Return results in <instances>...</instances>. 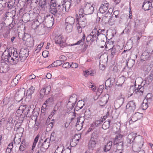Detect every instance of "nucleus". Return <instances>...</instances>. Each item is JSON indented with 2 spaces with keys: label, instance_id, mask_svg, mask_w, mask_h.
Masks as SVG:
<instances>
[{
  "label": "nucleus",
  "instance_id": "1",
  "mask_svg": "<svg viewBox=\"0 0 153 153\" xmlns=\"http://www.w3.org/2000/svg\"><path fill=\"white\" fill-rule=\"evenodd\" d=\"M94 11V7L90 3L85 2L81 6L79 13V16L86 15L92 14Z\"/></svg>",
  "mask_w": 153,
  "mask_h": 153
},
{
  "label": "nucleus",
  "instance_id": "2",
  "mask_svg": "<svg viewBox=\"0 0 153 153\" xmlns=\"http://www.w3.org/2000/svg\"><path fill=\"white\" fill-rule=\"evenodd\" d=\"M57 3L51 4L50 5L49 12L56 18H59L62 14V7Z\"/></svg>",
  "mask_w": 153,
  "mask_h": 153
},
{
  "label": "nucleus",
  "instance_id": "3",
  "mask_svg": "<svg viewBox=\"0 0 153 153\" xmlns=\"http://www.w3.org/2000/svg\"><path fill=\"white\" fill-rule=\"evenodd\" d=\"M10 53V55H11L10 64L12 65L16 64L19 60V54L16 51L14 50L13 53L11 51Z\"/></svg>",
  "mask_w": 153,
  "mask_h": 153
},
{
  "label": "nucleus",
  "instance_id": "4",
  "mask_svg": "<svg viewBox=\"0 0 153 153\" xmlns=\"http://www.w3.org/2000/svg\"><path fill=\"white\" fill-rule=\"evenodd\" d=\"M11 57L10 50H8L5 51L3 53L1 56V59L7 64L8 63H10V61Z\"/></svg>",
  "mask_w": 153,
  "mask_h": 153
},
{
  "label": "nucleus",
  "instance_id": "5",
  "mask_svg": "<svg viewBox=\"0 0 153 153\" xmlns=\"http://www.w3.org/2000/svg\"><path fill=\"white\" fill-rule=\"evenodd\" d=\"M63 39L64 37L62 35L56 36L55 37V41L56 43L58 44L60 47L63 48L66 46V45Z\"/></svg>",
  "mask_w": 153,
  "mask_h": 153
},
{
  "label": "nucleus",
  "instance_id": "6",
  "mask_svg": "<svg viewBox=\"0 0 153 153\" xmlns=\"http://www.w3.org/2000/svg\"><path fill=\"white\" fill-rule=\"evenodd\" d=\"M49 138H47L43 143H41L39 141L38 144V146L40 148L41 150L43 152H45L49 147L50 143L49 142Z\"/></svg>",
  "mask_w": 153,
  "mask_h": 153
},
{
  "label": "nucleus",
  "instance_id": "7",
  "mask_svg": "<svg viewBox=\"0 0 153 153\" xmlns=\"http://www.w3.org/2000/svg\"><path fill=\"white\" fill-rule=\"evenodd\" d=\"M29 55V51L27 49L22 48L19 54V60L21 62L24 61Z\"/></svg>",
  "mask_w": 153,
  "mask_h": 153
},
{
  "label": "nucleus",
  "instance_id": "8",
  "mask_svg": "<svg viewBox=\"0 0 153 153\" xmlns=\"http://www.w3.org/2000/svg\"><path fill=\"white\" fill-rule=\"evenodd\" d=\"M126 68V67L124 68L123 70V72L124 75H122L120 77L117 81V83H118V84H116V85L118 86H122L124 82L126 77L128 76V72H126L125 71Z\"/></svg>",
  "mask_w": 153,
  "mask_h": 153
},
{
  "label": "nucleus",
  "instance_id": "9",
  "mask_svg": "<svg viewBox=\"0 0 153 153\" xmlns=\"http://www.w3.org/2000/svg\"><path fill=\"white\" fill-rule=\"evenodd\" d=\"M96 27H95L93 30L91 34L87 37L86 38L87 41L88 42L90 41L92 42L96 39H98V38L96 36Z\"/></svg>",
  "mask_w": 153,
  "mask_h": 153
},
{
  "label": "nucleus",
  "instance_id": "10",
  "mask_svg": "<svg viewBox=\"0 0 153 153\" xmlns=\"http://www.w3.org/2000/svg\"><path fill=\"white\" fill-rule=\"evenodd\" d=\"M105 33V30L104 29H99L97 30L96 28V36H97L98 39H101V40H102L104 42L105 41L104 40L105 39L106 37Z\"/></svg>",
  "mask_w": 153,
  "mask_h": 153
},
{
  "label": "nucleus",
  "instance_id": "11",
  "mask_svg": "<svg viewBox=\"0 0 153 153\" xmlns=\"http://www.w3.org/2000/svg\"><path fill=\"white\" fill-rule=\"evenodd\" d=\"M136 105L134 101L129 102L126 106V111L131 112H133L136 108Z\"/></svg>",
  "mask_w": 153,
  "mask_h": 153
},
{
  "label": "nucleus",
  "instance_id": "12",
  "mask_svg": "<svg viewBox=\"0 0 153 153\" xmlns=\"http://www.w3.org/2000/svg\"><path fill=\"white\" fill-rule=\"evenodd\" d=\"M152 52H153V50L151 51H149L148 49H147L141 55L140 57L141 61H144L148 59L150 57Z\"/></svg>",
  "mask_w": 153,
  "mask_h": 153
},
{
  "label": "nucleus",
  "instance_id": "13",
  "mask_svg": "<svg viewBox=\"0 0 153 153\" xmlns=\"http://www.w3.org/2000/svg\"><path fill=\"white\" fill-rule=\"evenodd\" d=\"M143 117L142 113L136 112L132 115L129 121V124H131L133 122H135L138 120L140 119Z\"/></svg>",
  "mask_w": 153,
  "mask_h": 153
},
{
  "label": "nucleus",
  "instance_id": "14",
  "mask_svg": "<svg viewBox=\"0 0 153 153\" xmlns=\"http://www.w3.org/2000/svg\"><path fill=\"white\" fill-rule=\"evenodd\" d=\"M109 98V95L107 94L101 97L98 103L101 106H104L107 102Z\"/></svg>",
  "mask_w": 153,
  "mask_h": 153
},
{
  "label": "nucleus",
  "instance_id": "15",
  "mask_svg": "<svg viewBox=\"0 0 153 153\" xmlns=\"http://www.w3.org/2000/svg\"><path fill=\"white\" fill-rule=\"evenodd\" d=\"M51 90V86L48 85L45 88L41 89L40 92V97L43 98L44 96L45 95L48 94Z\"/></svg>",
  "mask_w": 153,
  "mask_h": 153
},
{
  "label": "nucleus",
  "instance_id": "16",
  "mask_svg": "<svg viewBox=\"0 0 153 153\" xmlns=\"http://www.w3.org/2000/svg\"><path fill=\"white\" fill-rule=\"evenodd\" d=\"M137 135V133L134 132H132L129 134L127 137V142L130 144L133 143L136 138Z\"/></svg>",
  "mask_w": 153,
  "mask_h": 153
},
{
  "label": "nucleus",
  "instance_id": "17",
  "mask_svg": "<svg viewBox=\"0 0 153 153\" xmlns=\"http://www.w3.org/2000/svg\"><path fill=\"white\" fill-rule=\"evenodd\" d=\"M109 5V3L106 1L104 4H101L98 11L102 14L105 13L108 10Z\"/></svg>",
  "mask_w": 153,
  "mask_h": 153
},
{
  "label": "nucleus",
  "instance_id": "18",
  "mask_svg": "<svg viewBox=\"0 0 153 153\" xmlns=\"http://www.w3.org/2000/svg\"><path fill=\"white\" fill-rule=\"evenodd\" d=\"M60 6L62 7V12H68L69 10L71 5V2L69 1H66L64 4H60Z\"/></svg>",
  "mask_w": 153,
  "mask_h": 153
},
{
  "label": "nucleus",
  "instance_id": "19",
  "mask_svg": "<svg viewBox=\"0 0 153 153\" xmlns=\"http://www.w3.org/2000/svg\"><path fill=\"white\" fill-rule=\"evenodd\" d=\"M84 16H80V18L79 19V21L77 23V24H78V25H80V26L83 27L86 25L87 23V20Z\"/></svg>",
  "mask_w": 153,
  "mask_h": 153
},
{
  "label": "nucleus",
  "instance_id": "20",
  "mask_svg": "<svg viewBox=\"0 0 153 153\" xmlns=\"http://www.w3.org/2000/svg\"><path fill=\"white\" fill-rule=\"evenodd\" d=\"M152 7V2L150 1L145 0L143 4L142 8L145 11L149 10Z\"/></svg>",
  "mask_w": 153,
  "mask_h": 153
},
{
  "label": "nucleus",
  "instance_id": "21",
  "mask_svg": "<svg viewBox=\"0 0 153 153\" xmlns=\"http://www.w3.org/2000/svg\"><path fill=\"white\" fill-rule=\"evenodd\" d=\"M135 142L136 143H135V144H137L139 146V147H138V148H142L144 143L143 138L141 136L139 135L137 137L135 140Z\"/></svg>",
  "mask_w": 153,
  "mask_h": 153
},
{
  "label": "nucleus",
  "instance_id": "22",
  "mask_svg": "<svg viewBox=\"0 0 153 153\" xmlns=\"http://www.w3.org/2000/svg\"><path fill=\"white\" fill-rule=\"evenodd\" d=\"M123 136L121 134H119L117 135L113 139V143L114 144V145H118L120 142L123 143Z\"/></svg>",
  "mask_w": 153,
  "mask_h": 153
},
{
  "label": "nucleus",
  "instance_id": "23",
  "mask_svg": "<svg viewBox=\"0 0 153 153\" xmlns=\"http://www.w3.org/2000/svg\"><path fill=\"white\" fill-rule=\"evenodd\" d=\"M112 49L111 50V56L112 57L114 56L118 55L120 53V50L116 46L112 47Z\"/></svg>",
  "mask_w": 153,
  "mask_h": 153
},
{
  "label": "nucleus",
  "instance_id": "24",
  "mask_svg": "<svg viewBox=\"0 0 153 153\" xmlns=\"http://www.w3.org/2000/svg\"><path fill=\"white\" fill-rule=\"evenodd\" d=\"M29 147L28 144L24 140L22 141L19 149V150L23 152Z\"/></svg>",
  "mask_w": 153,
  "mask_h": 153
},
{
  "label": "nucleus",
  "instance_id": "25",
  "mask_svg": "<svg viewBox=\"0 0 153 153\" xmlns=\"http://www.w3.org/2000/svg\"><path fill=\"white\" fill-rule=\"evenodd\" d=\"M35 26H36V27L34 28V29H38L39 30L41 31H44L45 30V28L46 27L45 25L43 23H40V24L38 25H37L35 23L33 24V27Z\"/></svg>",
  "mask_w": 153,
  "mask_h": 153
},
{
  "label": "nucleus",
  "instance_id": "26",
  "mask_svg": "<svg viewBox=\"0 0 153 153\" xmlns=\"http://www.w3.org/2000/svg\"><path fill=\"white\" fill-rule=\"evenodd\" d=\"M82 119L81 117L77 118V122L76 123V127L77 130L79 131L82 128L83 126V123L84 122V120L80 121V120Z\"/></svg>",
  "mask_w": 153,
  "mask_h": 153
},
{
  "label": "nucleus",
  "instance_id": "27",
  "mask_svg": "<svg viewBox=\"0 0 153 153\" xmlns=\"http://www.w3.org/2000/svg\"><path fill=\"white\" fill-rule=\"evenodd\" d=\"M26 106V105H21L19 107V109L17 110L16 113L17 116L19 117L21 116L23 111L25 110Z\"/></svg>",
  "mask_w": 153,
  "mask_h": 153
},
{
  "label": "nucleus",
  "instance_id": "28",
  "mask_svg": "<svg viewBox=\"0 0 153 153\" xmlns=\"http://www.w3.org/2000/svg\"><path fill=\"white\" fill-rule=\"evenodd\" d=\"M45 20L46 22L53 25L54 22V19L53 16L50 15H47L45 17Z\"/></svg>",
  "mask_w": 153,
  "mask_h": 153
},
{
  "label": "nucleus",
  "instance_id": "29",
  "mask_svg": "<svg viewBox=\"0 0 153 153\" xmlns=\"http://www.w3.org/2000/svg\"><path fill=\"white\" fill-rule=\"evenodd\" d=\"M16 1V0H10L8 2L7 4L6 3H5V7L7 9L9 10L11 9L14 5Z\"/></svg>",
  "mask_w": 153,
  "mask_h": 153
},
{
  "label": "nucleus",
  "instance_id": "30",
  "mask_svg": "<svg viewBox=\"0 0 153 153\" xmlns=\"http://www.w3.org/2000/svg\"><path fill=\"white\" fill-rule=\"evenodd\" d=\"M115 81V79L114 78L111 79V78H109L105 82L106 87H112L114 84Z\"/></svg>",
  "mask_w": 153,
  "mask_h": 153
},
{
  "label": "nucleus",
  "instance_id": "31",
  "mask_svg": "<svg viewBox=\"0 0 153 153\" xmlns=\"http://www.w3.org/2000/svg\"><path fill=\"white\" fill-rule=\"evenodd\" d=\"M144 88L143 86H142L140 85H139L138 87L136 88L135 87V93L141 95L143 93Z\"/></svg>",
  "mask_w": 153,
  "mask_h": 153
},
{
  "label": "nucleus",
  "instance_id": "32",
  "mask_svg": "<svg viewBox=\"0 0 153 153\" xmlns=\"http://www.w3.org/2000/svg\"><path fill=\"white\" fill-rule=\"evenodd\" d=\"M111 19V18L110 16H105L102 17L101 19V22L103 24L109 23L110 24Z\"/></svg>",
  "mask_w": 153,
  "mask_h": 153
},
{
  "label": "nucleus",
  "instance_id": "33",
  "mask_svg": "<svg viewBox=\"0 0 153 153\" xmlns=\"http://www.w3.org/2000/svg\"><path fill=\"white\" fill-rule=\"evenodd\" d=\"M35 88L34 87L31 86L30 87L27 91L26 96L30 98H31V95L34 93Z\"/></svg>",
  "mask_w": 153,
  "mask_h": 153
},
{
  "label": "nucleus",
  "instance_id": "34",
  "mask_svg": "<svg viewBox=\"0 0 153 153\" xmlns=\"http://www.w3.org/2000/svg\"><path fill=\"white\" fill-rule=\"evenodd\" d=\"M75 22V19L72 17L69 16L65 19V23L73 25Z\"/></svg>",
  "mask_w": 153,
  "mask_h": 153
},
{
  "label": "nucleus",
  "instance_id": "35",
  "mask_svg": "<svg viewBox=\"0 0 153 153\" xmlns=\"http://www.w3.org/2000/svg\"><path fill=\"white\" fill-rule=\"evenodd\" d=\"M96 141L95 140L90 139L88 144V147L90 149L93 150L96 146Z\"/></svg>",
  "mask_w": 153,
  "mask_h": 153
},
{
  "label": "nucleus",
  "instance_id": "36",
  "mask_svg": "<svg viewBox=\"0 0 153 153\" xmlns=\"http://www.w3.org/2000/svg\"><path fill=\"white\" fill-rule=\"evenodd\" d=\"M112 146V142L109 141L105 145L103 148V151L104 152H106L110 151L111 148Z\"/></svg>",
  "mask_w": 153,
  "mask_h": 153
},
{
  "label": "nucleus",
  "instance_id": "37",
  "mask_svg": "<svg viewBox=\"0 0 153 153\" xmlns=\"http://www.w3.org/2000/svg\"><path fill=\"white\" fill-rule=\"evenodd\" d=\"M78 136V135L76 134H75V137H74L73 139H72V141L70 143V145L71 146H74L76 145L79 141V139H80L79 138L78 139L76 138V136Z\"/></svg>",
  "mask_w": 153,
  "mask_h": 153
},
{
  "label": "nucleus",
  "instance_id": "38",
  "mask_svg": "<svg viewBox=\"0 0 153 153\" xmlns=\"http://www.w3.org/2000/svg\"><path fill=\"white\" fill-rule=\"evenodd\" d=\"M77 101L76 96L75 94L73 95L72 96L70 97L69 100V102L75 104Z\"/></svg>",
  "mask_w": 153,
  "mask_h": 153
},
{
  "label": "nucleus",
  "instance_id": "39",
  "mask_svg": "<svg viewBox=\"0 0 153 153\" xmlns=\"http://www.w3.org/2000/svg\"><path fill=\"white\" fill-rule=\"evenodd\" d=\"M91 111L89 108L86 110L84 113V117L85 119H88L91 117Z\"/></svg>",
  "mask_w": 153,
  "mask_h": 153
},
{
  "label": "nucleus",
  "instance_id": "40",
  "mask_svg": "<svg viewBox=\"0 0 153 153\" xmlns=\"http://www.w3.org/2000/svg\"><path fill=\"white\" fill-rule=\"evenodd\" d=\"M111 120H108V121H105L102 126V128L105 130L108 128L110 126Z\"/></svg>",
  "mask_w": 153,
  "mask_h": 153
},
{
  "label": "nucleus",
  "instance_id": "41",
  "mask_svg": "<svg viewBox=\"0 0 153 153\" xmlns=\"http://www.w3.org/2000/svg\"><path fill=\"white\" fill-rule=\"evenodd\" d=\"M65 29L68 33H69L71 32L73 28V25H72L70 24H67L65 23Z\"/></svg>",
  "mask_w": 153,
  "mask_h": 153
},
{
  "label": "nucleus",
  "instance_id": "42",
  "mask_svg": "<svg viewBox=\"0 0 153 153\" xmlns=\"http://www.w3.org/2000/svg\"><path fill=\"white\" fill-rule=\"evenodd\" d=\"M12 14L10 12H7L4 14L3 18V20L5 21L6 19H9L11 17Z\"/></svg>",
  "mask_w": 153,
  "mask_h": 153
},
{
  "label": "nucleus",
  "instance_id": "43",
  "mask_svg": "<svg viewBox=\"0 0 153 153\" xmlns=\"http://www.w3.org/2000/svg\"><path fill=\"white\" fill-rule=\"evenodd\" d=\"M128 95L131 96L133 93L135 94V87L132 86L130 87L128 90Z\"/></svg>",
  "mask_w": 153,
  "mask_h": 153
},
{
  "label": "nucleus",
  "instance_id": "44",
  "mask_svg": "<svg viewBox=\"0 0 153 153\" xmlns=\"http://www.w3.org/2000/svg\"><path fill=\"white\" fill-rule=\"evenodd\" d=\"M53 97H51L47 100L45 101L46 103H45L47 105L48 104L49 105H50L52 104L53 103Z\"/></svg>",
  "mask_w": 153,
  "mask_h": 153
},
{
  "label": "nucleus",
  "instance_id": "45",
  "mask_svg": "<svg viewBox=\"0 0 153 153\" xmlns=\"http://www.w3.org/2000/svg\"><path fill=\"white\" fill-rule=\"evenodd\" d=\"M139 147V146L137 145V144L135 143L133 144L132 146V150L134 152H137L139 151V152L140 151H140V150L141 148H138V147Z\"/></svg>",
  "mask_w": 153,
  "mask_h": 153
},
{
  "label": "nucleus",
  "instance_id": "46",
  "mask_svg": "<svg viewBox=\"0 0 153 153\" xmlns=\"http://www.w3.org/2000/svg\"><path fill=\"white\" fill-rule=\"evenodd\" d=\"M85 34L83 33V36L82 37V39L78 41L76 43H75L73 45H71V46H72L73 45H79L80 44V43L82 42V43H84V41H85Z\"/></svg>",
  "mask_w": 153,
  "mask_h": 153
},
{
  "label": "nucleus",
  "instance_id": "47",
  "mask_svg": "<svg viewBox=\"0 0 153 153\" xmlns=\"http://www.w3.org/2000/svg\"><path fill=\"white\" fill-rule=\"evenodd\" d=\"M39 134H38L36 137L35 138L34 141L32 146V150H33V149H34V148L36 147V145L38 141L39 138Z\"/></svg>",
  "mask_w": 153,
  "mask_h": 153
},
{
  "label": "nucleus",
  "instance_id": "48",
  "mask_svg": "<svg viewBox=\"0 0 153 153\" xmlns=\"http://www.w3.org/2000/svg\"><path fill=\"white\" fill-rule=\"evenodd\" d=\"M75 104L71 103L70 102H68L67 105L66 107L67 108L68 110L69 111L70 110H72Z\"/></svg>",
  "mask_w": 153,
  "mask_h": 153
},
{
  "label": "nucleus",
  "instance_id": "49",
  "mask_svg": "<svg viewBox=\"0 0 153 153\" xmlns=\"http://www.w3.org/2000/svg\"><path fill=\"white\" fill-rule=\"evenodd\" d=\"M134 61L132 59L128 60L126 63V65L128 67L131 68L133 67L134 65Z\"/></svg>",
  "mask_w": 153,
  "mask_h": 153
},
{
  "label": "nucleus",
  "instance_id": "50",
  "mask_svg": "<svg viewBox=\"0 0 153 153\" xmlns=\"http://www.w3.org/2000/svg\"><path fill=\"white\" fill-rule=\"evenodd\" d=\"M84 105V102L82 100H79L77 104V106L80 109L82 108L83 106Z\"/></svg>",
  "mask_w": 153,
  "mask_h": 153
},
{
  "label": "nucleus",
  "instance_id": "51",
  "mask_svg": "<svg viewBox=\"0 0 153 153\" xmlns=\"http://www.w3.org/2000/svg\"><path fill=\"white\" fill-rule=\"evenodd\" d=\"M98 137V135L96 133H93L92 134L91 139L96 140Z\"/></svg>",
  "mask_w": 153,
  "mask_h": 153
},
{
  "label": "nucleus",
  "instance_id": "52",
  "mask_svg": "<svg viewBox=\"0 0 153 153\" xmlns=\"http://www.w3.org/2000/svg\"><path fill=\"white\" fill-rule=\"evenodd\" d=\"M59 107V106L57 104L54 107V109L53 110L51 113V114L52 116L54 115L56 113V111L58 109Z\"/></svg>",
  "mask_w": 153,
  "mask_h": 153
},
{
  "label": "nucleus",
  "instance_id": "53",
  "mask_svg": "<svg viewBox=\"0 0 153 153\" xmlns=\"http://www.w3.org/2000/svg\"><path fill=\"white\" fill-rule=\"evenodd\" d=\"M56 135L54 132H53L51 134L50 139H49V141L51 140L53 141H54L55 139Z\"/></svg>",
  "mask_w": 153,
  "mask_h": 153
},
{
  "label": "nucleus",
  "instance_id": "54",
  "mask_svg": "<svg viewBox=\"0 0 153 153\" xmlns=\"http://www.w3.org/2000/svg\"><path fill=\"white\" fill-rule=\"evenodd\" d=\"M123 143H122V142L119 143V144L117 145V147L116 150H123Z\"/></svg>",
  "mask_w": 153,
  "mask_h": 153
},
{
  "label": "nucleus",
  "instance_id": "55",
  "mask_svg": "<svg viewBox=\"0 0 153 153\" xmlns=\"http://www.w3.org/2000/svg\"><path fill=\"white\" fill-rule=\"evenodd\" d=\"M114 16L116 18L119 17L120 16L119 11L117 10L114 11L112 14V16Z\"/></svg>",
  "mask_w": 153,
  "mask_h": 153
},
{
  "label": "nucleus",
  "instance_id": "56",
  "mask_svg": "<svg viewBox=\"0 0 153 153\" xmlns=\"http://www.w3.org/2000/svg\"><path fill=\"white\" fill-rule=\"evenodd\" d=\"M114 46L112 45H111L110 43H107L105 46V48L107 49L108 51L111 50L112 49V47Z\"/></svg>",
  "mask_w": 153,
  "mask_h": 153
},
{
  "label": "nucleus",
  "instance_id": "57",
  "mask_svg": "<svg viewBox=\"0 0 153 153\" xmlns=\"http://www.w3.org/2000/svg\"><path fill=\"white\" fill-rule=\"evenodd\" d=\"M71 152V149L69 147H67L66 149H64L62 150V153H70Z\"/></svg>",
  "mask_w": 153,
  "mask_h": 153
},
{
  "label": "nucleus",
  "instance_id": "58",
  "mask_svg": "<svg viewBox=\"0 0 153 153\" xmlns=\"http://www.w3.org/2000/svg\"><path fill=\"white\" fill-rule=\"evenodd\" d=\"M124 101V98L123 97H121L120 99L117 100L116 102L120 103V105H122Z\"/></svg>",
  "mask_w": 153,
  "mask_h": 153
},
{
  "label": "nucleus",
  "instance_id": "59",
  "mask_svg": "<svg viewBox=\"0 0 153 153\" xmlns=\"http://www.w3.org/2000/svg\"><path fill=\"white\" fill-rule=\"evenodd\" d=\"M66 57L64 55H61L59 57V60L62 63L66 60Z\"/></svg>",
  "mask_w": 153,
  "mask_h": 153
},
{
  "label": "nucleus",
  "instance_id": "60",
  "mask_svg": "<svg viewBox=\"0 0 153 153\" xmlns=\"http://www.w3.org/2000/svg\"><path fill=\"white\" fill-rule=\"evenodd\" d=\"M54 62L55 66H58L62 64V62L60 60H57Z\"/></svg>",
  "mask_w": 153,
  "mask_h": 153
},
{
  "label": "nucleus",
  "instance_id": "61",
  "mask_svg": "<svg viewBox=\"0 0 153 153\" xmlns=\"http://www.w3.org/2000/svg\"><path fill=\"white\" fill-rule=\"evenodd\" d=\"M148 107V105L146 102H143L142 105V107L143 110H146Z\"/></svg>",
  "mask_w": 153,
  "mask_h": 153
},
{
  "label": "nucleus",
  "instance_id": "62",
  "mask_svg": "<svg viewBox=\"0 0 153 153\" xmlns=\"http://www.w3.org/2000/svg\"><path fill=\"white\" fill-rule=\"evenodd\" d=\"M47 106V105L46 104H44L43 105L41 108V112L42 113H44L45 112L46 110V107Z\"/></svg>",
  "mask_w": 153,
  "mask_h": 153
},
{
  "label": "nucleus",
  "instance_id": "63",
  "mask_svg": "<svg viewBox=\"0 0 153 153\" xmlns=\"http://www.w3.org/2000/svg\"><path fill=\"white\" fill-rule=\"evenodd\" d=\"M64 149L62 147H58L55 151L58 153H62V150Z\"/></svg>",
  "mask_w": 153,
  "mask_h": 153
},
{
  "label": "nucleus",
  "instance_id": "64",
  "mask_svg": "<svg viewBox=\"0 0 153 153\" xmlns=\"http://www.w3.org/2000/svg\"><path fill=\"white\" fill-rule=\"evenodd\" d=\"M152 98V94L149 93L147 94L146 96V98L147 99V100L148 102L149 101L151 100Z\"/></svg>",
  "mask_w": 153,
  "mask_h": 153
}]
</instances>
